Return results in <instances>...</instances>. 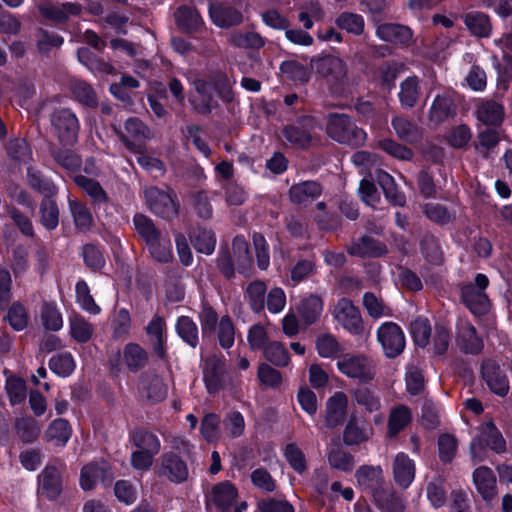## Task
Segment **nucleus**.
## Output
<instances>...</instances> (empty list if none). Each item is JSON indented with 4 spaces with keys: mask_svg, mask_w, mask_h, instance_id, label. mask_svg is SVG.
<instances>
[{
    "mask_svg": "<svg viewBox=\"0 0 512 512\" xmlns=\"http://www.w3.org/2000/svg\"><path fill=\"white\" fill-rule=\"evenodd\" d=\"M187 79L202 98L200 103H197L195 99H190V102L199 113L206 114L211 112L214 95H218L227 101L232 98V82L223 73L215 74L210 81H206L192 73L187 74Z\"/></svg>",
    "mask_w": 512,
    "mask_h": 512,
    "instance_id": "1",
    "label": "nucleus"
},
{
    "mask_svg": "<svg viewBox=\"0 0 512 512\" xmlns=\"http://www.w3.org/2000/svg\"><path fill=\"white\" fill-rule=\"evenodd\" d=\"M71 91L75 98L84 105L93 106L96 104V94L86 82L80 80L73 81Z\"/></svg>",
    "mask_w": 512,
    "mask_h": 512,
    "instance_id": "62",
    "label": "nucleus"
},
{
    "mask_svg": "<svg viewBox=\"0 0 512 512\" xmlns=\"http://www.w3.org/2000/svg\"><path fill=\"white\" fill-rule=\"evenodd\" d=\"M27 178H28V182H29L30 186L33 189L41 192L42 194H44L46 196H52L57 191L54 183L51 180L44 178L41 175V173L34 168H31V167L28 168Z\"/></svg>",
    "mask_w": 512,
    "mask_h": 512,
    "instance_id": "50",
    "label": "nucleus"
},
{
    "mask_svg": "<svg viewBox=\"0 0 512 512\" xmlns=\"http://www.w3.org/2000/svg\"><path fill=\"white\" fill-rule=\"evenodd\" d=\"M326 132L333 140L355 147L364 145L367 139L366 132L358 128L351 118L345 114H329Z\"/></svg>",
    "mask_w": 512,
    "mask_h": 512,
    "instance_id": "2",
    "label": "nucleus"
},
{
    "mask_svg": "<svg viewBox=\"0 0 512 512\" xmlns=\"http://www.w3.org/2000/svg\"><path fill=\"white\" fill-rule=\"evenodd\" d=\"M457 344L463 352L471 354H477L483 348V342L477 336L475 328L466 321L458 324Z\"/></svg>",
    "mask_w": 512,
    "mask_h": 512,
    "instance_id": "24",
    "label": "nucleus"
},
{
    "mask_svg": "<svg viewBox=\"0 0 512 512\" xmlns=\"http://www.w3.org/2000/svg\"><path fill=\"white\" fill-rule=\"evenodd\" d=\"M72 434L68 421L59 418L55 419L47 428L45 437L48 442L55 446L63 447L67 444Z\"/></svg>",
    "mask_w": 512,
    "mask_h": 512,
    "instance_id": "29",
    "label": "nucleus"
},
{
    "mask_svg": "<svg viewBox=\"0 0 512 512\" xmlns=\"http://www.w3.org/2000/svg\"><path fill=\"white\" fill-rule=\"evenodd\" d=\"M333 318L339 326L353 335H360L364 326L359 309L347 298H341L333 309Z\"/></svg>",
    "mask_w": 512,
    "mask_h": 512,
    "instance_id": "7",
    "label": "nucleus"
},
{
    "mask_svg": "<svg viewBox=\"0 0 512 512\" xmlns=\"http://www.w3.org/2000/svg\"><path fill=\"white\" fill-rule=\"evenodd\" d=\"M40 495L53 500L56 499L62 490L61 474L58 468L47 466L38 476Z\"/></svg>",
    "mask_w": 512,
    "mask_h": 512,
    "instance_id": "16",
    "label": "nucleus"
},
{
    "mask_svg": "<svg viewBox=\"0 0 512 512\" xmlns=\"http://www.w3.org/2000/svg\"><path fill=\"white\" fill-rule=\"evenodd\" d=\"M191 242L197 252L210 255L213 253L216 245V238L211 230L198 228L190 236Z\"/></svg>",
    "mask_w": 512,
    "mask_h": 512,
    "instance_id": "39",
    "label": "nucleus"
},
{
    "mask_svg": "<svg viewBox=\"0 0 512 512\" xmlns=\"http://www.w3.org/2000/svg\"><path fill=\"white\" fill-rule=\"evenodd\" d=\"M165 322L160 316H154L146 327V333L150 337L155 349L162 354V346L164 343Z\"/></svg>",
    "mask_w": 512,
    "mask_h": 512,
    "instance_id": "55",
    "label": "nucleus"
},
{
    "mask_svg": "<svg viewBox=\"0 0 512 512\" xmlns=\"http://www.w3.org/2000/svg\"><path fill=\"white\" fill-rule=\"evenodd\" d=\"M144 194L151 211L159 217L171 219L178 214V205L171 193L157 187H148Z\"/></svg>",
    "mask_w": 512,
    "mask_h": 512,
    "instance_id": "9",
    "label": "nucleus"
},
{
    "mask_svg": "<svg viewBox=\"0 0 512 512\" xmlns=\"http://www.w3.org/2000/svg\"><path fill=\"white\" fill-rule=\"evenodd\" d=\"M321 186L314 181H305L293 185L289 190V197L292 202L305 204L320 196Z\"/></svg>",
    "mask_w": 512,
    "mask_h": 512,
    "instance_id": "27",
    "label": "nucleus"
},
{
    "mask_svg": "<svg viewBox=\"0 0 512 512\" xmlns=\"http://www.w3.org/2000/svg\"><path fill=\"white\" fill-rule=\"evenodd\" d=\"M70 334L80 343L89 341L94 332V326L80 315H73L69 319Z\"/></svg>",
    "mask_w": 512,
    "mask_h": 512,
    "instance_id": "37",
    "label": "nucleus"
},
{
    "mask_svg": "<svg viewBox=\"0 0 512 512\" xmlns=\"http://www.w3.org/2000/svg\"><path fill=\"white\" fill-rule=\"evenodd\" d=\"M373 435V429L365 420L351 415L343 432V441L346 445L353 446L367 442Z\"/></svg>",
    "mask_w": 512,
    "mask_h": 512,
    "instance_id": "15",
    "label": "nucleus"
},
{
    "mask_svg": "<svg viewBox=\"0 0 512 512\" xmlns=\"http://www.w3.org/2000/svg\"><path fill=\"white\" fill-rule=\"evenodd\" d=\"M111 328L115 339L128 337L131 330V317L127 309L122 308L117 311L112 319Z\"/></svg>",
    "mask_w": 512,
    "mask_h": 512,
    "instance_id": "49",
    "label": "nucleus"
},
{
    "mask_svg": "<svg viewBox=\"0 0 512 512\" xmlns=\"http://www.w3.org/2000/svg\"><path fill=\"white\" fill-rule=\"evenodd\" d=\"M323 302L316 295H309L301 301L298 312L306 324L314 323L322 314Z\"/></svg>",
    "mask_w": 512,
    "mask_h": 512,
    "instance_id": "32",
    "label": "nucleus"
},
{
    "mask_svg": "<svg viewBox=\"0 0 512 512\" xmlns=\"http://www.w3.org/2000/svg\"><path fill=\"white\" fill-rule=\"evenodd\" d=\"M147 361L148 354L139 344L128 343L110 359V366L114 372H120L123 367L130 372H137L145 367Z\"/></svg>",
    "mask_w": 512,
    "mask_h": 512,
    "instance_id": "6",
    "label": "nucleus"
},
{
    "mask_svg": "<svg viewBox=\"0 0 512 512\" xmlns=\"http://www.w3.org/2000/svg\"><path fill=\"white\" fill-rule=\"evenodd\" d=\"M148 246L151 256L158 262L167 263L173 257L171 242L169 239L159 237Z\"/></svg>",
    "mask_w": 512,
    "mask_h": 512,
    "instance_id": "61",
    "label": "nucleus"
},
{
    "mask_svg": "<svg viewBox=\"0 0 512 512\" xmlns=\"http://www.w3.org/2000/svg\"><path fill=\"white\" fill-rule=\"evenodd\" d=\"M336 24L339 28L356 35L361 34L364 30L363 17L354 13H342L336 19Z\"/></svg>",
    "mask_w": 512,
    "mask_h": 512,
    "instance_id": "60",
    "label": "nucleus"
},
{
    "mask_svg": "<svg viewBox=\"0 0 512 512\" xmlns=\"http://www.w3.org/2000/svg\"><path fill=\"white\" fill-rule=\"evenodd\" d=\"M503 108L496 102L489 101L479 106L478 119L486 125H498L503 120Z\"/></svg>",
    "mask_w": 512,
    "mask_h": 512,
    "instance_id": "41",
    "label": "nucleus"
},
{
    "mask_svg": "<svg viewBox=\"0 0 512 512\" xmlns=\"http://www.w3.org/2000/svg\"><path fill=\"white\" fill-rule=\"evenodd\" d=\"M500 454L506 450V441L493 422L483 423L470 444L471 457L475 461L484 459L485 448Z\"/></svg>",
    "mask_w": 512,
    "mask_h": 512,
    "instance_id": "3",
    "label": "nucleus"
},
{
    "mask_svg": "<svg viewBox=\"0 0 512 512\" xmlns=\"http://www.w3.org/2000/svg\"><path fill=\"white\" fill-rule=\"evenodd\" d=\"M238 497L237 488L229 481L214 485L206 496L207 505L228 511Z\"/></svg>",
    "mask_w": 512,
    "mask_h": 512,
    "instance_id": "12",
    "label": "nucleus"
},
{
    "mask_svg": "<svg viewBox=\"0 0 512 512\" xmlns=\"http://www.w3.org/2000/svg\"><path fill=\"white\" fill-rule=\"evenodd\" d=\"M131 441L137 450L152 452L158 454L160 451V441L158 437L148 431L137 430L131 434Z\"/></svg>",
    "mask_w": 512,
    "mask_h": 512,
    "instance_id": "38",
    "label": "nucleus"
},
{
    "mask_svg": "<svg viewBox=\"0 0 512 512\" xmlns=\"http://www.w3.org/2000/svg\"><path fill=\"white\" fill-rule=\"evenodd\" d=\"M464 22L469 31L478 37H488L492 27L487 15L481 12H470L465 15Z\"/></svg>",
    "mask_w": 512,
    "mask_h": 512,
    "instance_id": "35",
    "label": "nucleus"
},
{
    "mask_svg": "<svg viewBox=\"0 0 512 512\" xmlns=\"http://www.w3.org/2000/svg\"><path fill=\"white\" fill-rule=\"evenodd\" d=\"M41 323L47 330L59 331L63 327L62 314L55 304L45 303L41 309Z\"/></svg>",
    "mask_w": 512,
    "mask_h": 512,
    "instance_id": "44",
    "label": "nucleus"
},
{
    "mask_svg": "<svg viewBox=\"0 0 512 512\" xmlns=\"http://www.w3.org/2000/svg\"><path fill=\"white\" fill-rule=\"evenodd\" d=\"M49 367L57 375L67 377L74 371L75 361L70 353H61L50 359Z\"/></svg>",
    "mask_w": 512,
    "mask_h": 512,
    "instance_id": "52",
    "label": "nucleus"
},
{
    "mask_svg": "<svg viewBox=\"0 0 512 512\" xmlns=\"http://www.w3.org/2000/svg\"><path fill=\"white\" fill-rule=\"evenodd\" d=\"M160 476L166 477L171 482L182 483L188 478L186 463L174 453H164L160 459Z\"/></svg>",
    "mask_w": 512,
    "mask_h": 512,
    "instance_id": "13",
    "label": "nucleus"
},
{
    "mask_svg": "<svg viewBox=\"0 0 512 512\" xmlns=\"http://www.w3.org/2000/svg\"><path fill=\"white\" fill-rule=\"evenodd\" d=\"M410 331L417 346L425 347L428 344L431 333L428 319L418 317L411 323Z\"/></svg>",
    "mask_w": 512,
    "mask_h": 512,
    "instance_id": "57",
    "label": "nucleus"
},
{
    "mask_svg": "<svg viewBox=\"0 0 512 512\" xmlns=\"http://www.w3.org/2000/svg\"><path fill=\"white\" fill-rule=\"evenodd\" d=\"M281 71L284 75L293 81L304 83L310 77L308 68L296 61H287L281 65Z\"/></svg>",
    "mask_w": 512,
    "mask_h": 512,
    "instance_id": "64",
    "label": "nucleus"
},
{
    "mask_svg": "<svg viewBox=\"0 0 512 512\" xmlns=\"http://www.w3.org/2000/svg\"><path fill=\"white\" fill-rule=\"evenodd\" d=\"M41 221L47 229H54L59 223V211L56 203L46 199L41 204Z\"/></svg>",
    "mask_w": 512,
    "mask_h": 512,
    "instance_id": "63",
    "label": "nucleus"
},
{
    "mask_svg": "<svg viewBox=\"0 0 512 512\" xmlns=\"http://www.w3.org/2000/svg\"><path fill=\"white\" fill-rule=\"evenodd\" d=\"M348 399L345 393L336 392L326 403V426L334 428L340 425L346 415Z\"/></svg>",
    "mask_w": 512,
    "mask_h": 512,
    "instance_id": "20",
    "label": "nucleus"
},
{
    "mask_svg": "<svg viewBox=\"0 0 512 512\" xmlns=\"http://www.w3.org/2000/svg\"><path fill=\"white\" fill-rule=\"evenodd\" d=\"M358 484L369 490L373 496L381 494L377 491L383 480V470L380 466H362L356 471Z\"/></svg>",
    "mask_w": 512,
    "mask_h": 512,
    "instance_id": "25",
    "label": "nucleus"
},
{
    "mask_svg": "<svg viewBox=\"0 0 512 512\" xmlns=\"http://www.w3.org/2000/svg\"><path fill=\"white\" fill-rule=\"evenodd\" d=\"M76 302L86 312L98 315L101 312V308L95 303L88 284L84 280H80L76 283Z\"/></svg>",
    "mask_w": 512,
    "mask_h": 512,
    "instance_id": "42",
    "label": "nucleus"
},
{
    "mask_svg": "<svg viewBox=\"0 0 512 512\" xmlns=\"http://www.w3.org/2000/svg\"><path fill=\"white\" fill-rule=\"evenodd\" d=\"M327 457L328 462L333 469L348 472L354 467L353 456L340 447L331 448Z\"/></svg>",
    "mask_w": 512,
    "mask_h": 512,
    "instance_id": "46",
    "label": "nucleus"
},
{
    "mask_svg": "<svg viewBox=\"0 0 512 512\" xmlns=\"http://www.w3.org/2000/svg\"><path fill=\"white\" fill-rule=\"evenodd\" d=\"M412 414L408 407L398 405L391 409L388 419V436L394 437L411 422Z\"/></svg>",
    "mask_w": 512,
    "mask_h": 512,
    "instance_id": "31",
    "label": "nucleus"
},
{
    "mask_svg": "<svg viewBox=\"0 0 512 512\" xmlns=\"http://www.w3.org/2000/svg\"><path fill=\"white\" fill-rule=\"evenodd\" d=\"M134 225L137 232L144 238L148 245L160 237V234L155 228L152 220L142 214L135 215Z\"/></svg>",
    "mask_w": 512,
    "mask_h": 512,
    "instance_id": "59",
    "label": "nucleus"
},
{
    "mask_svg": "<svg viewBox=\"0 0 512 512\" xmlns=\"http://www.w3.org/2000/svg\"><path fill=\"white\" fill-rule=\"evenodd\" d=\"M112 473L106 461L92 462L81 469L80 486L83 490H92L99 482H110Z\"/></svg>",
    "mask_w": 512,
    "mask_h": 512,
    "instance_id": "11",
    "label": "nucleus"
},
{
    "mask_svg": "<svg viewBox=\"0 0 512 512\" xmlns=\"http://www.w3.org/2000/svg\"><path fill=\"white\" fill-rule=\"evenodd\" d=\"M6 391L12 405L20 404L27 396L24 380L16 376H10L6 380Z\"/></svg>",
    "mask_w": 512,
    "mask_h": 512,
    "instance_id": "58",
    "label": "nucleus"
},
{
    "mask_svg": "<svg viewBox=\"0 0 512 512\" xmlns=\"http://www.w3.org/2000/svg\"><path fill=\"white\" fill-rule=\"evenodd\" d=\"M224 432L231 438L240 437L245 430V420L238 411L228 413L223 420Z\"/></svg>",
    "mask_w": 512,
    "mask_h": 512,
    "instance_id": "56",
    "label": "nucleus"
},
{
    "mask_svg": "<svg viewBox=\"0 0 512 512\" xmlns=\"http://www.w3.org/2000/svg\"><path fill=\"white\" fill-rule=\"evenodd\" d=\"M176 331L179 337L191 347L198 344V328L194 321L188 316H181L176 323Z\"/></svg>",
    "mask_w": 512,
    "mask_h": 512,
    "instance_id": "43",
    "label": "nucleus"
},
{
    "mask_svg": "<svg viewBox=\"0 0 512 512\" xmlns=\"http://www.w3.org/2000/svg\"><path fill=\"white\" fill-rule=\"evenodd\" d=\"M482 376L492 392L499 396H505L509 389L507 377L492 361H486L482 365Z\"/></svg>",
    "mask_w": 512,
    "mask_h": 512,
    "instance_id": "19",
    "label": "nucleus"
},
{
    "mask_svg": "<svg viewBox=\"0 0 512 512\" xmlns=\"http://www.w3.org/2000/svg\"><path fill=\"white\" fill-rule=\"evenodd\" d=\"M228 42L231 46L240 49L258 50L265 44V40L256 32L236 30L229 36Z\"/></svg>",
    "mask_w": 512,
    "mask_h": 512,
    "instance_id": "28",
    "label": "nucleus"
},
{
    "mask_svg": "<svg viewBox=\"0 0 512 512\" xmlns=\"http://www.w3.org/2000/svg\"><path fill=\"white\" fill-rule=\"evenodd\" d=\"M376 179L381 186L386 198L396 205H403L405 197L398 192L394 179L391 175L383 170H376Z\"/></svg>",
    "mask_w": 512,
    "mask_h": 512,
    "instance_id": "36",
    "label": "nucleus"
},
{
    "mask_svg": "<svg viewBox=\"0 0 512 512\" xmlns=\"http://www.w3.org/2000/svg\"><path fill=\"white\" fill-rule=\"evenodd\" d=\"M393 475L395 482L399 486L408 488L415 477L414 461L405 453H398L393 462Z\"/></svg>",
    "mask_w": 512,
    "mask_h": 512,
    "instance_id": "21",
    "label": "nucleus"
},
{
    "mask_svg": "<svg viewBox=\"0 0 512 512\" xmlns=\"http://www.w3.org/2000/svg\"><path fill=\"white\" fill-rule=\"evenodd\" d=\"M178 25L187 31L197 30L203 23L199 13L190 7H180L176 12Z\"/></svg>",
    "mask_w": 512,
    "mask_h": 512,
    "instance_id": "47",
    "label": "nucleus"
},
{
    "mask_svg": "<svg viewBox=\"0 0 512 512\" xmlns=\"http://www.w3.org/2000/svg\"><path fill=\"white\" fill-rule=\"evenodd\" d=\"M74 181L83 191H85L94 202L103 203L106 202V193L100 184L84 175H76Z\"/></svg>",
    "mask_w": 512,
    "mask_h": 512,
    "instance_id": "45",
    "label": "nucleus"
},
{
    "mask_svg": "<svg viewBox=\"0 0 512 512\" xmlns=\"http://www.w3.org/2000/svg\"><path fill=\"white\" fill-rule=\"evenodd\" d=\"M68 201L76 227L81 230L89 229L93 222L89 210L75 199L69 198Z\"/></svg>",
    "mask_w": 512,
    "mask_h": 512,
    "instance_id": "53",
    "label": "nucleus"
},
{
    "mask_svg": "<svg viewBox=\"0 0 512 512\" xmlns=\"http://www.w3.org/2000/svg\"><path fill=\"white\" fill-rule=\"evenodd\" d=\"M420 96V80L416 76H409L400 84L399 99L403 106L413 107Z\"/></svg>",
    "mask_w": 512,
    "mask_h": 512,
    "instance_id": "34",
    "label": "nucleus"
},
{
    "mask_svg": "<svg viewBox=\"0 0 512 512\" xmlns=\"http://www.w3.org/2000/svg\"><path fill=\"white\" fill-rule=\"evenodd\" d=\"M316 350L322 358H338L343 352L342 345L331 333L320 334L316 339Z\"/></svg>",
    "mask_w": 512,
    "mask_h": 512,
    "instance_id": "33",
    "label": "nucleus"
},
{
    "mask_svg": "<svg viewBox=\"0 0 512 512\" xmlns=\"http://www.w3.org/2000/svg\"><path fill=\"white\" fill-rule=\"evenodd\" d=\"M209 14L212 22L220 28H228L240 24L243 19L241 12L235 8L217 3L210 4Z\"/></svg>",
    "mask_w": 512,
    "mask_h": 512,
    "instance_id": "22",
    "label": "nucleus"
},
{
    "mask_svg": "<svg viewBox=\"0 0 512 512\" xmlns=\"http://www.w3.org/2000/svg\"><path fill=\"white\" fill-rule=\"evenodd\" d=\"M475 284H469L462 289V299L465 305L473 314H484L489 310L490 302L484 290L489 284V280L484 274H477L474 279Z\"/></svg>",
    "mask_w": 512,
    "mask_h": 512,
    "instance_id": "5",
    "label": "nucleus"
},
{
    "mask_svg": "<svg viewBox=\"0 0 512 512\" xmlns=\"http://www.w3.org/2000/svg\"><path fill=\"white\" fill-rule=\"evenodd\" d=\"M353 398L365 413H376L373 419L375 424L383 423L385 416L380 412L382 404L380 396L376 392L367 388H360L353 392Z\"/></svg>",
    "mask_w": 512,
    "mask_h": 512,
    "instance_id": "17",
    "label": "nucleus"
},
{
    "mask_svg": "<svg viewBox=\"0 0 512 512\" xmlns=\"http://www.w3.org/2000/svg\"><path fill=\"white\" fill-rule=\"evenodd\" d=\"M338 370L345 376L359 382L372 380L375 376V366L365 356L345 354L337 360Z\"/></svg>",
    "mask_w": 512,
    "mask_h": 512,
    "instance_id": "4",
    "label": "nucleus"
},
{
    "mask_svg": "<svg viewBox=\"0 0 512 512\" xmlns=\"http://www.w3.org/2000/svg\"><path fill=\"white\" fill-rule=\"evenodd\" d=\"M376 35L380 40L385 42L407 44L412 39L413 33L407 26L385 23L377 27Z\"/></svg>",
    "mask_w": 512,
    "mask_h": 512,
    "instance_id": "23",
    "label": "nucleus"
},
{
    "mask_svg": "<svg viewBox=\"0 0 512 512\" xmlns=\"http://www.w3.org/2000/svg\"><path fill=\"white\" fill-rule=\"evenodd\" d=\"M52 125L63 144L76 142L79 131V122L74 113L68 109L56 111L52 116Z\"/></svg>",
    "mask_w": 512,
    "mask_h": 512,
    "instance_id": "10",
    "label": "nucleus"
},
{
    "mask_svg": "<svg viewBox=\"0 0 512 512\" xmlns=\"http://www.w3.org/2000/svg\"><path fill=\"white\" fill-rule=\"evenodd\" d=\"M349 252L360 257H378L386 252V247L373 238L364 236L349 247Z\"/></svg>",
    "mask_w": 512,
    "mask_h": 512,
    "instance_id": "30",
    "label": "nucleus"
},
{
    "mask_svg": "<svg viewBox=\"0 0 512 512\" xmlns=\"http://www.w3.org/2000/svg\"><path fill=\"white\" fill-rule=\"evenodd\" d=\"M200 432L207 442H215L220 438V418L214 413L204 416Z\"/></svg>",
    "mask_w": 512,
    "mask_h": 512,
    "instance_id": "54",
    "label": "nucleus"
},
{
    "mask_svg": "<svg viewBox=\"0 0 512 512\" xmlns=\"http://www.w3.org/2000/svg\"><path fill=\"white\" fill-rule=\"evenodd\" d=\"M377 338L387 357H396L405 348L404 333L396 323L384 322L377 330Z\"/></svg>",
    "mask_w": 512,
    "mask_h": 512,
    "instance_id": "8",
    "label": "nucleus"
},
{
    "mask_svg": "<svg viewBox=\"0 0 512 512\" xmlns=\"http://www.w3.org/2000/svg\"><path fill=\"white\" fill-rule=\"evenodd\" d=\"M225 361L222 356L212 355L204 361L203 379L209 393H216L222 387Z\"/></svg>",
    "mask_w": 512,
    "mask_h": 512,
    "instance_id": "14",
    "label": "nucleus"
},
{
    "mask_svg": "<svg viewBox=\"0 0 512 512\" xmlns=\"http://www.w3.org/2000/svg\"><path fill=\"white\" fill-rule=\"evenodd\" d=\"M363 305L369 316L378 319L392 315V310L386 306L373 293L367 292L363 296Z\"/></svg>",
    "mask_w": 512,
    "mask_h": 512,
    "instance_id": "51",
    "label": "nucleus"
},
{
    "mask_svg": "<svg viewBox=\"0 0 512 512\" xmlns=\"http://www.w3.org/2000/svg\"><path fill=\"white\" fill-rule=\"evenodd\" d=\"M316 70L323 76L339 78L345 73V65L339 57L329 55L317 60Z\"/></svg>",
    "mask_w": 512,
    "mask_h": 512,
    "instance_id": "40",
    "label": "nucleus"
},
{
    "mask_svg": "<svg viewBox=\"0 0 512 512\" xmlns=\"http://www.w3.org/2000/svg\"><path fill=\"white\" fill-rule=\"evenodd\" d=\"M264 357L271 362L272 364L276 366H287L290 357L287 349L284 347V345L280 342L273 341L270 342L265 348H264Z\"/></svg>",
    "mask_w": 512,
    "mask_h": 512,
    "instance_id": "48",
    "label": "nucleus"
},
{
    "mask_svg": "<svg viewBox=\"0 0 512 512\" xmlns=\"http://www.w3.org/2000/svg\"><path fill=\"white\" fill-rule=\"evenodd\" d=\"M473 482L483 500L491 501L496 497V477L489 467L476 468L473 472Z\"/></svg>",
    "mask_w": 512,
    "mask_h": 512,
    "instance_id": "18",
    "label": "nucleus"
},
{
    "mask_svg": "<svg viewBox=\"0 0 512 512\" xmlns=\"http://www.w3.org/2000/svg\"><path fill=\"white\" fill-rule=\"evenodd\" d=\"M140 390L143 396L154 403L164 400L167 396V386L157 375L142 378Z\"/></svg>",
    "mask_w": 512,
    "mask_h": 512,
    "instance_id": "26",
    "label": "nucleus"
}]
</instances>
